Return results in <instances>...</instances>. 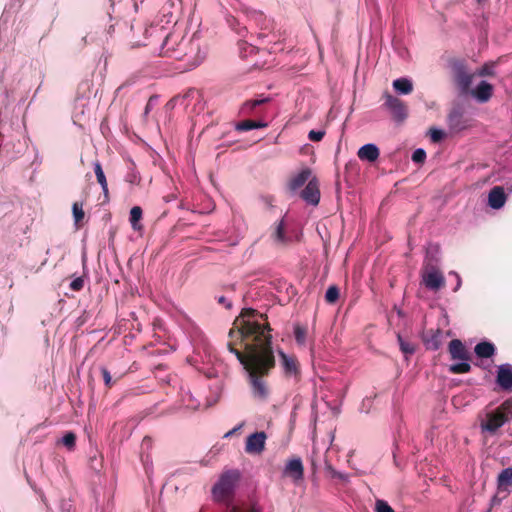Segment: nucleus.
I'll list each match as a JSON object with an SVG mask.
<instances>
[{
    "instance_id": "2eb2a0df",
    "label": "nucleus",
    "mask_w": 512,
    "mask_h": 512,
    "mask_svg": "<svg viewBox=\"0 0 512 512\" xmlns=\"http://www.w3.org/2000/svg\"><path fill=\"white\" fill-rule=\"evenodd\" d=\"M507 201V195L504 188L501 186H494L488 194V205L490 208L498 210L501 209Z\"/></svg>"
},
{
    "instance_id": "f03ea898",
    "label": "nucleus",
    "mask_w": 512,
    "mask_h": 512,
    "mask_svg": "<svg viewBox=\"0 0 512 512\" xmlns=\"http://www.w3.org/2000/svg\"><path fill=\"white\" fill-rule=\"evenodd\" d=\"M241 479V474L236 469L224 471L218 481L213 485L211 493L213 501L225 504L228 509L232 506L235 491Z\"/></svg>"
},
{
    "instance_id": "7c9ffc66",
    "label": "nucleus",
    "mask_w": 512,
    "mask_h": 512,
    "mask_svg": "<svg viewBox=\"0 0 512 512\" xmlns=\"http://www.w3.org/2000/svg\"><path fill=\"white\" fill-rule=\"evenodd\" d=\"M294 336L298 345L304 346L306 343L307 329L299 324L294 326Z\"/></svg>"
},
{
    "instance_id": "72a5a7b5",
    "label": "nucleus",
    "mask_w": 512,
    "mask_h": 512,
    "mask_svg": "<svg viewBox=\"0 0 512 512\" xmlns=\"http://www.w3.org/2000/svg\"><path fill=\"white\" fill-rule=\"evenodd\" d=\"M376 512H395L392 507L384 500H377L375 505Z\"/></svg>"
},
{
    "instance_id": "ea45409f",
    "label": "nucleus",
    "mask_w": 512,
    "mask_h": 512,
    "mask_svg": "<svg viewBox=\"0 0 512 512\" xmlns=\"http://www.w3.org/2000/svg\"><path fill=\"white\" fill-rule=\"evenodd\" d=\"M460 118V114L458 112H453L449 115L450 125L455 129H462L463 127L458 124V120Z\"/></svg>"
},
{
    "instance_id": "a18cd8bd",
    "label": "nucleus",
    "mask_w": 512,
    "mask_h": 512,
    "mask_svg": "<svg viewBox=\"0 0 512 512\" xmlns=\"http://www.w3.org/2000/svg\"><path fill=\"white\" fill-rule=\"evenodd\" d=\"M263 201L265 202V204L268 207H272V203L274 201V198L272 196H266V197H263Z\"/></svg>"
},
{
    "instance_id": "1a4fd4ad",
    "label": "nucleus",
    "mask_w": 512,
    "mask_h": 512,
    "mask_svg": "<svg viewBox=\"0 0 512 512\" xmlns=\"http://www.w3.org/2000/svg\"><path fill=\"white\" fill-rule=\"evenodd\" d=\"M319 181L316 176H313L306 187L301 191L300 197L308 204L317 206L320 201V188Z\"/></svg>"
},
{
    "instance_id": "c756f323",
    "label": "nucleus",
    "mask_w": 512,
    "mask_h": 512,
    "mask_svg": "<svg viewBox=\"0 0 512 512\" xmlns=\"http://www.w3.org/2000/svg\"><path fill=\"white\" fill-rule=\"evenodd\" d=\"M72 213L75 225L80 226V223L83 221L85 217L83 204L80 202H74L72 205Z\"/></svg>"
},
{
    "instance_id": "7ed1b4c3",
    "label": "nucleus",
    "mask_w": 512,
    "mask_h": 512,
    "mask_svg": "<svg viewBox=\"0 0 512 512\" xmlns=\"http://www.w3.org/2000/svg\"><path fill=\"white\" fill-rule=\"evenodd\" d=\"M512 417V399L504 401L494 410L487 411L480 419L481 431L494 434Z\"/></svg>"
},
{
    "instance_id": "5701e85b",
    "label": "nucleus",
    "mask_w": 512,
    "mask_h": 512,
    "mask_svg": "<svg viewBox=\"0 0 512 512\" xmlns=\"http://www.w3.org/2000/svg\"><path fill=\"white\" fill-rule=\"evenodd\" d=\"M392 86L398 94L408 95L413 92V83L406 78L394 80Z\"/></svg>"
},
{
    "instance_id": "09e8293b",
    "label": "nucleus",
    "mask_w": 512,
    "mask_h": 512,
    "mask_svg": "<svg viewBox=\"0 0 512 512\" xmlns=\"http://www.w3.org/2000/svg\"><path fill=\"white\" fill-rule=\"evenodd\" d=\"M147 441H150V438H149V437H145V438L143 439V442H144V443H145V442H147Z\"/></svg>"
},
{
    "instance_id": "4468645a",
    "label": "nucleus",
    "mask_w": 512,
    "mask_h": 512,
    "mask_svg": "<svg viewBox=\"0 0 512 512\" xmlns=\"http://www.w3.org/2000/svg\"><path fill=\"white\" fill-rule=\"evenodd\" d=\"M284 473L294 481L302 480L304 477V467L299 457L290 459L284 469Z\"/></svg>"
},
{
    "instance_id": "79ce46f5",
    "label": "nucleus",
    "mask_w": 512,
    "mask_h": 512,
    "mask_svg": "<svg viewBox=\"0 0 512 512\" xmlns=\"http://www.w3.org/2000/svg\"><path fill=\"white\" fill-rule=\"evenodd\" d=\"M449 275L455 277L456 282H455V287L453 288V292H457L461 288V286H462L461 276L457 272H455V271H451L449 273Z\"/></svg>"
},
{
    "instance_id": "4c0bfd02",
    "label": "nucleus",
    "mask_w": 512,
    "mask_h": 512,
    "mask_svg": "<svg viewBox=\"0 0 512 512\" xmlns=\"http://www.w3.org/2000/svg\"><path fill=\"white\" fill-rule=\"evenodd\" d=\"M445 133L441 129L433 128L430 130V138L433 142H439L443 139Z\"/></svg>"
},
{
    "instance_id": "39448f33",
    "label": "nucleus",
    "mask_w": 512,
    "mask_h": 512,
    "mask_svg": "<svg viewBox=\"0 0 512 512\" xmlns=\"http://www.w3.org/2000/svg\"><path fill=\"white\" fill-rule=\"evenodd\" d=\"M380 101L381 110L389 114L394 122L401 124L408 118L409 109L407 104L390 91L385 90L381 95Z\"/></svg>"
},
{
    "instance_id": "a19ab883",
    "label": "nucleus",
    "mask_w": 512,
    "mask_h": 512,
    "mask_svg": "<svg viewBox=\"0 0 512 512\" xmlns=\"http://www.w3.org/2000/svg\"><path fill=\"white\" fill-rule=\"evenodd\" d=\"M83 287H84V280L81 277L74 279L70 283V288L73 291H80L83 289Z\"/></svg>"
},
{
    "instance_id": "f704fd0d",
    "label": "nucleus",
    "mask_w": 512,
    "mask_h": 512,
    "mask_svg": "<svg viewBox=\"0 0 512 512\" xmlns=\"http://www.w3.org/2000/svg\"><path fill=\"white\" fill-rule=\"evenodd\" d=\"M475 76H489L493 74V67L485 64L481 68L474 69Z\"/></svg>"
},
{
    "instance_id": "c85d7f7f",
    "label": "nucleus",
    "mask_w": 512,
    "mask_h": 512,
    "mask_svg": "<svg viewBox=\"0 0 512 512\" xmlns=\"http://www.w3.org/2000/svg\"><path fill=\"white\" fill-rule=\"evenodd\" d=\"M142 218V209L139 206H134L130 210V223L134 230H140L141 225L139 224V221Z\"/></svg>"
},
{
    "instance_id": "473e14b6",
    "label": "nucleus",
    "mask_w": 512,
    "mask_h": 512,
    "mask_svg": "<svg viewBox=\"0 0 512 512\" xmlns=\"http://www.w3.org/2000/svg\"><path fill=\"white\" fill-rule=\"evenodd\" d=\"M62 444L68 448V450H73L76 445V435L73 432L66 433L62 438Z\"/></svg>"
},
{
    "instance_id": "f8f14e48",
    "label": "nucleus",
    "mask_w": 512,
    "mask_h": 512,
    "mask_svg": "<svg viewBox=\"0 0 512 512\" xmlns=\"http://www.w3.org/2000/svg\"><path fill=\"white\" fill-rule=\"evenodd\" d=\"M496 382L501 389L512 391V365L505 363L498 366Z\"/></svg>"
},
{
    "instance_id": "412c9836",
    "label": "nucleus",
    "mask_w": 512,
    "mask_h": 512,
    "mask_svg": "<svg viewBox=\"0 0 512 512\" xmlns=\"http://www.w3.org/2000/svg\"><path fill=\"white\" fill-rule=\"evenodd\" d=\"M94 172L97 178V182L101 185L103 195H104V203L109 201V190L108 183L104 171L102 169V165L99 161L94 162Z\"/></svg>"
},
{
    "instance_id": "6e6552de",
    "label": "nucleus",
    "mask_w": 512,
    "mask_h": 512,
    "mask_svg": "<svg viewBox=\"0 0 512 512\" xmlns=\"http://www.w3.org/2000/svg\"><path fill=\"white\" fill-rule=\"evenodd\" d=\"M199 52V44L192 38H185L182 36L178 47L172 53V57L176 60H187L188 63H193L196 55Z\"/></svg>"
},
{
    "instance_id": "37998d69",
    "label": "nucleus",
    "mask_w": 512,
    "mask_h": 512,
    "mask_svg": "<svg viewBox=\"0 0 512 512\" xmlns=\"http://www.w3.org/2000/svg\"><path fill=\"white\" fill-rule=\"evenodd\" d=\"M218 303L225 305L226 308H228V309L232 307L231 301H228L227 298L224 296H220L218 298Z\"/></svg>"
},
{
    "instance_id": "bb28decb",
    "label": "nucleus",
    "mask_w": 512,
    "mask_h": 512,
    "mask_svg": "<svg viewBox=\"0 0 512 512\" xmlns=\"http://www.w3.org/2000/svg\"><path fill=\"white\" fill-rule=\"evenodd\" d=\"M268 98L248 100L243 103L241 112L243 115H251L256 107L268 102Z\"/></svg>"
},
{
    "instance_id": "a211bd4d",
    "label": "nucleus",
    "mask_w": 512,
    "mask_h": 512,
    "mask_svg": "<svg viewBox=\"0 0 512 512\" xmlns=\"http://www.w3.org/2000/svg\"><path fill=\"white\" fill-rule=\"evenodd\" d=\"M281 366L286 375H296L298 373V361L294 356H288L283 351H279Z\"/></svg>"
},
{
    "instance_id": "9b49d317",
    "label": "nucleus",
    "mask_w": 512,
    "mask_h": 512,
    "mask_svg": "<svg viewBox=\"0 0 512 512\" xmlns=\"http://www.w3.org/2000/svg\"><path fill=\"white\" fill-rule=\"evenodd\" d=\"M266 433L255 432L247 437L245 451L249 454H261L265 449Z\"/></svg>"
},
{
    "instance_id": "e433bc0d",
    "label": "nucleus",
    "mask_w": 512,
    "mask_h": 512,
    "mask_svg": "<svg viewBox=\"0 0 512 512\" xmlns=\"http://www.w3.org/2000/svg\"><path fill=\"white\" fill-rule=\"evenodd\" d=\"M325 136V131H321V130H311L309 133H308V138L310 141H313V142H318V141H321L323 139V137Z\"/></svg>"
},
{
    "instance_id": "f3484780",
    "label": "nucleus",
    "mask_w": 512,
    "mask_h": 512,
    "mask_svg": "<svg viewBox=\"0 0 512 512\" xmlns=\"http://www.w3.org/2000/svg\"><path fill=\"white\" fill-rule=\"evenodd\" d=\"M380 151L375 144H365L357 152L360 160L374 162L378 159Z\"/></svg>"
},
{
    "instance_id": "c03bdc74",
    "label": "nucleus",
    "mask_w": 512,
    "mask_h": 512,
    "mask_svg": "<svg viewBox=\"0 0 512 512\" xmlns=\"http://www.w3.org/2000/svg\"><path fill=\"white\" fill-rule=\"evenodd\" d=\"M426 158V152L422 148H418V164L424 162Z\"/></svg>"
},
{
    "instance_id": "2f4dec72",
    "label": "nucleus",
    "mask_w": 512,
    "mask_h": 512,
    "mask_svg": "<svg viewBox=\"0 0 512 512\" xmlns=\"http://www.w3.org/2000/svg\"><path fill=\"white\" fill-rule=\"evenodd\" d=\"M339 298V289L337 286L332 285L330 286L325 294V300L327 303L333 304L335 303Z\"/></svg>"
},
{
    "instance_id": "9d476101",
    "label": "nucleus",
    "mask_w": 512,
    "mask_h": 512,
    "mask_svg": "<svg viewBox=\"0 0 512 512\" xmlns=\"http://www.w3.org/2000/svg\"><path fill=\"white\" fill-rule=\"evenodd\" d=\"M493 85L489 82L482 80L475 88L469 89L468 95L474 98L479 103L488 102L493 95Z\"/></svg>"
},
{
    "instance_id": "de8ad7c7",
    "label": "nucleus",
    "mask_w": 512,
    "mask_h": 512,
    "mask_svg": "<svg viewBox=\"0 0 512 512\" xmlns=\"http://www.w3.org/2000/svg\"><path fill=\"white\" fill-rule=\"evenodd\" d=\"M411 160L416 163V158H417V155H416V150L412 151L411 152Z\"/></svg>"
},
{
    "instance_id": "cd10ccee",
    "label": "nucleus",
    "mask_w": 512,
    "mask_h": 512,
    "mask_svg": "<svg viewBox=\"0 0 512 512\" xmlns=\"http://www.w3.org/2000/svg\"><path fill=\"white\" fill-rule=\"evenodd\" d=\"M227 512H262V509L256 503H244L241 505H232Z\"/></svg>"
},
{
    "instance_id": "393cba45",
    "label": "nucleus",
    "mask_w": 512,
    "mask_h": 512,
    "mask_svg": "<svg viewBox=\"0 0 512 512\" xmlns=\"http://www.w3.org/2000/svg\"><path fill=\"white\" fill-rule=\"evenodd\" d=\"M497 486L499 490L512 486V467L505 468L499 473Z\"/></svg>"
},
{
    "instance_id": "6ab92c4d",
    "label": "nucleus",
    "mask_w": 512,
    "mask_h": 512,
    "mask_svg": "<svg viewBox=\"0 0 512 512\" xmlns=\"http://www.w3.org/2000/svg\"><path fill=\"white\" fill-rule=\"evenodd\" d=\"M271 238L276 245L284 246L289 242V238L285 233L284 219L274 224Z\"/></svg>"
},
{
    "instance_id": "aec40b11",
    "label": "nucleus",
    "mask_w": 512,
    "mask_h": 512,
    "mask_svg": "<svg viewBox=\"0 0 512 512\" xmlns=\"http://www.w3.org/2000/svg\"><path fill=\"white\" fill-rule=\"evenodd\" d=\"M441 258L440 246L436 243H429L425 248V257L423 264H431L439 266Z\"/></svg>"
},
{
    "instance_id": "49530a36",
    "label": "nucleus",
    "mask_w": 512,
    "mask_h": 512,
    "mask_svg": "<svg viewBox=\"0 0 512 512\" xmlns=\"http://www.w3.org/2000/svg\"><path fill=\"white\" fill-rule=\"evenodd\" d=\"M153 101V97H150L146 107H145V114H148L149 110H150V107H151V102Z\"/></svg>"
},
{
    "instance_id": "4be33fe9",
    "label": "nucleus",
    "mask_w": 512,
    "mask_h": 512,
    "mask_svg": "<svg viewBox=\"0 0 512 512\" xmlns=\"http://www.w3.org/2000/svg\"><path fill=\"white\" fill-rule=\"evenodd\" d=\"M474 351L480 358H490L495 354L496 348L493 343L482 341L475 346Z\"/></svg>"
},
{
    "instance_id": "ddd939ff",
    "label": "nucleus",
    "mask_w": 512,
    "mask_h": 512,
    "mask_svg": "<svg viewBox=\"0 0 512 512\" xmlns=\"http://www.w3.org/2000/svg\"><path fill=\"white\" fill-rule=\"evenodd\" d=\"M181 38H182V35L180 32L174 31V32L167 34L164 37V40L162 41L160 55L171 58L172 53L178 47L179 42L181 41Z\"/></svg>"
},
{
    "instance_id": "20e7f679",
    "label": "nucleus",
    "mask_w": 512,
    "mask_h": 512,
    "mask_svg": "<svg viewBox=\"0 0 512 512\" xmlns=\"http://www.w3.org/2000/svg\"><path fill=\"white\" fill-rule=\"evenodd\" d=\"M451 79L461 95H468L475 76L474 69L461 59H453L449 62Z\"/></svg>"
},
{
    "instance_id": "8fccbe9b",
    "label": "nucleus",
    "mask_w": 512,
    "mask_h": 512,
    "mask_svg": "<svg viewBox=\"0 0 512 512\" xmlns=\"http://www.w3.org/2000/svg\"><path fill=\"white\" fill-rule=\"evenodd\" d=\"M233 432H234V430H233V431H230V432H227L226 436L231 435Z\"/></svg>"
},
{
    "instance_id": "a878e982",
    "label": "nucleus",
    "mask_w": 512,
    "mask_h": 512,
    "mask_svg": "<svg viewBox=\"0 0 512 512\" xmlns=\"http://www.w3.org/2000/svg\"><path fill=\"white\" fill-rule=\"evenodd\" d=\"M266 126H267V124L262 121L247 119V120H243V121L239 122L236 125V130L249 131L252 129L265 128Z\"/></svg>"
},
{
    "instance_id": "b1692460",
    "label": "nucleus",
    "mask_w": 512,
    "mask_h": 512,
    "mask_svg": "<svg viewBox=\"0 0 512 512\" xmlns=\"http://www.w3.org/2000/svg\"><path fill=\"white\" fill-rule=\"evenodd\" d=\"M423 340L427 349L437 350L441 346L442 332L438 329L434 331L430 336H425Z\"/></svg>"
},
{
    "instance_id": "423d86ee",
    "label": "nucleus",
    "mask_w": 512,
    "mask_h": 512,
    "mask_svg": "<svg viewBox=\"0 0 512 512\" xmlns=\"http://www.w3.org/2000/svg\"><path fill=\"white\" fill-rule=\"evenodd\" d=\"M449 353L453 360L458 361L457 363L450 365L449 371L451 373L464 374L471 370L469 353L459 339H454L449 343Z\"/></svg>"
},
{
    "instance_id": "0eeeda50",
    "label": "nucleus",
    "mask_w": 512,
    "mask_h": 512,
    "mask_svg": "<svg viewBox=\"0 0 512 512\" xmlns=\"http://www.w3.org/2000/svg\"><path fill=\"white\" fill-rule=\"evenodd\" d=\"M421 282L424 287L433 293L439 292L445 286V277L439 266L423 264Z\"/></svg>"
},
{
    "instance_id": "c9c22d12",
    "label": "nucleus",
    "mask_w": 512,
    "mask_h": 512,
    "mask_svg": "<svg viewBox=\"0 0 512 512\" xmlns=\"http://www.w3.org/2000/svg\"><path fill=\"white\" fill-rule=\"evenodd\" d=\"M398 340L400 343L401 351L405 354H413L414 353V347L405 342L400 335H398Z\"/></svg>"
},
{
    "instance_id": "dca6fc26",
    "label": "nucleus",
    "mask_w": 512,
    "mask_h": 512,
    "mask_svg": "<svg viewBox=\"0 0 512 512\" xmlns=\"http://www.w3.org/2000/svg\"><path fill=\"white\" fill-rule=\"evenodd\" d=\"M312 170L308 167L302 169L298 174L292 176L288 182V189L291 192L299 190L306 182L312 178Z\"/></svg>"
},
{
    "instance_id": "f257e3e1",
    "label": "nucleus",
    "mask_w": 512,
    "mask_h": 512,
    "mask_svg": "<svg viewBox=\"0 0 512 512\" xmlns=\"http://www.w3.org/2000/svg\"><path fill=\"white\" fill-rule=\"evenodd\" d=\"M270 332L267 315L253 308H244L229 331L230 338L236 337L244 344V351L237 349L232 341L227 344L229 351L246 371L253 399L260 403H265L270 398L271 388L267 378L275 368Z\"/></svg>"
},
{
    "instance_id": "58836bf2",
    "label": "nucleus",
    "mask_w": 512,
    "mask_h": 512,
    "mask_svg": "<svg viewBox=\"0 0 512 512\" xmlns=\"http://www.w3.org/2000/svg\"><path fill=\"white\" fill-rule=\"evenodd\" d=\"M101 374H102V377H103L106 387L111 388L113 385V382H112V378H111V375H110V372L108 371V369L105 367H102Z\"/></svg>"
}]
</instances>
